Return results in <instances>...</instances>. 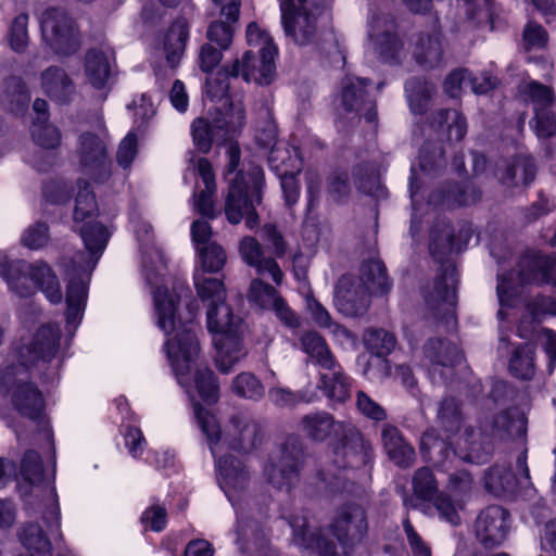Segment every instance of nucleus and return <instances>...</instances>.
<instances>
[{
  "label": "nucleus",
  "instance_id": "nucleus-1",
  "mask_svg": "<svg viewBox=\"0 0 556 556\" xmlns=\"http://www.w3.org/2000/svg\"><path fill=\"white\" fill-rule=\"evenodd\" d=\"M299 429L311 440L323 442L331 435L342 437L333 447V462L317 472L320 489L330 493H354L359 480L369 473L372 451L370 443L351 424L337 421L327 412L304 415Z\"/></svg>",
  "mask_w": 556,
  "mask_h": 556
},
{
  "label": "nucleus",
  "instance_id": "nucleus-2",
  "mask_svg": "<svg viewBox=\"0 0 556 556\" xmlns=\"http://www.w3.org/2000/svg\"><path fill=\"white\" fill-rule=\"evenodd\" d=\"M157 326L166 334L175 332L165 342V350L172 369L189 397L194 401V389L201 400L214 404L219 396V387L214 372L201 367V349L191 325L177 324V295L164 287L153 291Z\"/></svg>",
  "mask_w": 556,
  "mask_h": 556
},
{
  "label": "nucleus",
  "instance_id": "nucleus-3",
  "mask_svg": "<svg viewBox=\"0 0 556 556\" xmlns=\"http://www.w3.org/2000/svg\"><path fill=\"white\" fill-rule=\"evenodd\" d=\"M79 232L90 255L77 252L68 264H64L67 276L65 319L70 334L74 333L84 317L91 274L110 237L108 229L97 222H87Z\"/></svg>",
  "mask_w": 556,
  "mask_h": 556
},
{
  "label": "nucleus",
  "instance_id": "nucleus-4",
  "mask_svg": "<svg viewBox=\"0 0 556 556\" xmlns=\"http://www.w3.org/2000/svg\"><path fill=\"white\" fill-rule=\"evenodd\" d=\"M289 525L293 530L294 543L300 547L315 551L320 556H345L348 548L359 542L367 531L365 511L356 504L340 507L331 523L332 534L342 548L341 554L333 542L311 530L306 516H293Z\"/></svg>",
  "mask_w": 556,
  "mask_h": 556
},
{
  "label": "nucleus",
  "instance_id": "nucleus-5",
  "mask_svg": "<svg viewBox=\"0 0 556 556\" xmlns=\"http://www.w3.org/2000/svg\"><path fill=\"white\" fill-rule=\"evenodd\" d=\"M193 413L198 426L206 437L210 450L214 456L220 452L219 442L229 450L242 454L253 452L262 442V428L249 414L237 413L232 415L222 435L218 421L210 410L203 408L198 402H193Z\"/></svg>",
  "mask_w": 556,
  "mask_h": 556
},
{
  "label": "nucleus",
  "instance_id": "nucleus-6",
  "mask_svg": "<svg viewBox=\"0 0 556 556\" xmlns=\"http://www.w3.org/2000/svg\"><path fill=\"white\" fill-rule=\"evenodd\" d=\"M532 283L556 285V254L545 256L531 253L522 256L517 269L497 274L496 294L500 303L497 316L505 319V307H513L521 298V289Z\"/></svg>",
  "mask_w": 556,
  "mask_h": 556
},
{
  "label": "nucleus",
  "instance_id": "nucleus-7",
  "mask_svg": "<svg viewBox=\"0 0 556 556\" xmlns=\"http://www.w3.org/2000/svg\"><path fill=\"white\" fill-rule=\"evenodd\" d=\"M0 276L20 296L30 295L34 286H37L51 303L59 304L63 299L59 279L46 263L9 261L4 254L0 253Z\"/></svg>",
  "mask_w": 556,
  "mask_h": 556
},
{
  "label": "nucleus",
  "instance_id": "nucleus-8",
  "mask_svg": "<svg viewBox=\"0 0 556 556\" xmlns=\"http://www.w3.org/2000/svg\"><path fill=\"white\" fill-rule=\"evenodd\" d=\"M286 37L299 47L317 43L326 18V0H279Z\"/></svg>",
  "mask_w": 556,
  "mask_h": 556
},
{
  "label": "nucleus",
  "instance_id": "nucleus-9",
  "mask_svg": "<svg viewBox=\"0 0 556 556\" xmlns=\"http://www.w3.org/2000/svg\"><path fill=\"white\" fill-rule=\"evenodd\" d=\"M263 186L264 173L258 165L250 164L247 169L236 174L225 203V214L229 223L239 224L245 218L249 229L258 225L255 204L261 203Z\"/></svg>",
  "mask_w": 556,
  "mask_h": 556
},
{
  "label": "nucleus",
  "instance_id": "nucleus-10",
  "mask_svg": "<svg viewBox=\"0 0 556 556\" xmlns=\"http://www.w3.org/2000/svg\"><path fill=\"white\" fill-rule=\"evenodd\" d=\"M218 481L228 500L232 503L237 514V541L239 548L244 552V543L251 539H260V526L244 514L235 502L238 493L243 492L250 484V472L244 464L232 456H222L217 460Z\"/></svg>",
  "mask_w": 556,
  "mask_h": 556
},
{
  "label": "nucleus",
  "instance_id": "nucleus-11",
  "mask_svg": "<svg viewBox=\"0 0 556 556\" xmlns=\"http://www.w3.org/2000/svg\"><path fill=\"white\" fill-rule=\"evenodd\" d=\"M247 41L252 48H258L260 60L252 50L247 51L242 60L232 64V75L242 76L247 83L255 81L261 85L269 84L275 73V56L277 47L271 37L260 28L256 23L249 24Z\"/></svg>",
  "mask_w": 556,
  "mask_h": 556
},
{
  "label": "nucleus",
  "instance_id": "nucleus-12",
  "mask_svg": "<svg viewBox=\"0 0 556 556\" xmlns=\"http://www.w3.org/2000/svg\"><path fill=\"white\" fill-rule=\"evenodd\" d=\"M61 349V329L56 324L42 325L34 334L29 346L18 351V357L23 362L18 365L26 369L36 368L46 379L53 378L60 367V362L52 364L58 358Z\"/></svg>",
  "mask_w": 556,
  "mask_h": 556
},
{
  "label": "nucleus",
  "instance_id": "nucleus-13",
  "mask_svg": "<svg viewBox=\"0 0 556 556\" xmlns=\"http://www.w3.org/2000/svg\"><path fill=\"white\" fill-rule=\"evenodd\" d=\"M304 446L298 437H289L281 444L278 455L264 467L268 483L278 490L290 491L299 480L304 464Z\"/></svg>",
  "mask_w": 556,
  "mask_h": 556
},
{
  "label": "nucleus",
  "instance_id": "nucleus-14",
  "mask_svg": "<svg viewBox=\"0 0 556 556\" xmlns=\"http://www.w3.org/2000/svg\"><path fill=\"white\" fill-rule=\"evenodd\" d=\"M43 42L56 54L70 55L80 47V36L73 18L61 8H49L39 17Z\"/></svg>",
  "mask_w": 556,
  "mask_h": 556
},
{
  "label": "nucleus",
  "instance_id": "nucleus-15",
  "mask_svg": "<svg viewBox=\"0 0 556 556\" xmlns=\"http://www.w3.org/2000/svg\"><path fill=\"white\" fill-rule=\"evenodd\" d=\"M245 122L244 108L240 100L231 101L223 119L210 124L204 118L195 119L191 125L194 146L202 153L210 151L213 141H225L238 132Z\"/></svg>",
  "mask_w": 556,
  "mask_h": 556
},
{
  "label": "nucleus",
  "instance_id": "nucleus-16",
  "mask_svg": "<svg viewBox=\"0 0 556 556\" xmlns=\"http://www.w3.org/2000/svg\"><path fill=\"white\" fill-rule=\"evenodd\" d=\"M28 370L26 365H11L0 375V384L12 390V403L24 416L36 420L45 409V400L41 392L30 382H27Z\"/></svg>",
  "mask_w": 556,
  "mask_h": 556
},
{
  "label": "nucleus",
  "instance_id": "nucleus-17",
  "mask_svg": "<svg viewBox=\"0 0 556 556\" xmlns=\"http://www.w3.org/2000/svg\"><path fill=\"white\" fill-rule=\"evenodd\" d=\"M108 135L86 131L79 136L76 149L81 170L96 182H104L111 176V160L108 152Z\"/></svg>",
  "mask_w": 556,
  "mask_h": 556
},
{
  "label": "nucleus",
  "instance_id": "nucleus-18",
  "mask_svg": "<svg viewBox=\"0 0 556 556\" xmlns=\"http://www.w3.org/2000/svg\"><path fill=\"white\" fill-rule=\"evenodd\" d=\"M478 435L479 434H477L472 428L468 427L455 441V444L459 446L462 445V441L464 442L465 447L469 451V454L465 457L469 459H472L475 457L473 454L479 450L476 440ZM452 438L453 435L447 434L446 439H442L434 429L426 430L420 439V453L424 459L435 466H443L451 456L456 454L452 448V444H454Z\"/></svg>",
  "mask_w": 556,
  "mask_h": 556
},
{
  "label": "nucleus",
  "instance_id": "nucleus-19",
  "mask_svg": "<svg viewBox=\"0 0 556 556\" xmlns=\"http://www.w3.org/2000/svg\"><path fill=\"white\" fill-rule=\"evenodd\" d=\"M456 269L447 265L441 277L433 281L431 290L425 292V301L433 311L435 317H440L447 325L455 324L454 309L456 305Z\"/></svg>",
  "mask_w": 556,
  "mask_h": 556
},
{
  "label": "nucleus",
  "instance_id": "nucleus-20",
  "mask_svg": "<svg viewBox=\"0 0 556 556\" xmlns=\"http://www.w3.org/2000/svg\"><path fill=\"white\" fill-rule=\"evenodd\" d=\"M367 80L359 77L348 76L342 81V104L351 118L364 117L368 123L377 117L376 103L367 91Z\"/></svg>",
  "mask_w": 556,
  "mask_h": 556
},
{
  "label": "nucleus",
  "instance_id": "nucleus-21",
  "mask_svg": "<svg viewBox=\"0 0 556 556\" xmlns=\"http://www.w3.org/2000/svg\"><path fill=\"white\" fill-rule=\"evenodd\" d=\"M368 37L375 50L384 61H393L402 49L396 34V24L392 16L375 13L368 22Z\"/></svg>",
  "mask_w": 556,
  "mask_h": 556
},
{
  "label": "nucleus",
  "instance_id": "nucleus-22",
  "mask_svg": "<svg viewBox=\"0 0 556 556\" xmlns=\"http://www.w3.org/2000/svg\"><path fill=\"white\" fill-rule=\"evenodd\" d=\"M475 529L477 539L485 547L500 545L509 531V513L497 505L489 506L478 516Z\"/></svg>",
  "mask_w": 556,
  "mask_h": 556
},
{
  "label": "nucleus",
  "instance_id": "nucleus-23",
  "mask_svg": "<svg viewBox=\"0 0 556 556\" xmlns=\"http://www.w3.org/2000/svg\"><path fill=\"white\" fill-rule=\"evenodd\" d=\"M371 294L353 277L342 276L337 285L334 303L341 314L348 317H361L369 308Z\"/></svg>",
  "mask_w": 556,
  "mask_h": 556
},
{
  "label": "nucleus",
  "instance_id": "nucleus-24",
  "mask_svg": "<svg viewBox=\"0 0 556 556\" xmlns=\"http://www.w3.org/2000/svg\"><path fill=\"white\" fill-rule=\"evenodd\" d=\"M425 357L431 363L430 375L443 382L453 374V367L463 359L457 346L442 339H430L424 346Z\"/></svg>",
  "mask_w": 556,
  "mask_h": 556
},
{
  "label": "nucleus",
  "instance_id": "nucleus-25",
  "mask_svg": "<svg viewBox=\"0 0 556 556\" xmlns=\"http://www.w3.org/2000/svg\"><path fill=\"white\" fill-rule=\"evenodd\" d=\"M135 231L140 242L146 279L148 283L154 285L157 281V276L166 266L164 255L161 250L153 245L152 229L148 223H139Z\"/></svg>",
  "mask_w": 556,
  "mask_h": 556
},
{
  "label": "nucleus",
  "instance_id": "nucleus-26",
  "mask_svg": "<svg viewBox=\"0 0 556 556\" xmlns=\"http://www.w3.org/2000/svg\"><path fill=\"white\" fill-rule=\"evenodd\" d=\"M195 168L202 179L204 189L193 193V208L203 217L214 219L217 216L214 208L216 182L212 165L206 159L200 157L197 162Z\"/></svg>",
  "mask_w": 556,
  "mask_h": 556
},
{
  "label": "nucleus",
  "instance_id": "nucleus-27",
  "mask_svg": "<svg viewBox=\"0 0 556 556\" xmlns=\"http://www.w3.org/2000/svg\"><path fill=\"white\" fill-rule=\"evenodd\" d=\"M240 254L243 261L253 266L258 275L268 274L279 285L282 280V271L276 261L271 257H264L261 244L252 237H244L240 241Z\"/></svg>",
  "mask_w": 556,
  "mask_h": 556
},
{
  "label": "nucleus",
  "instance_id": "nucleus-28",
  "mask_svg": "<svg viewBox=\"0 0 556 556\" xmlns=\"http://www.w3.org/2000/svg\"><path fill=\"white\" fill-rule=\"evenodd\" d=\"M413 55L425 68L439 66L443 59L441 35L437 30L419 33L413 43Z\"/></svg>",
  "mask_w": 556,
  "mask_h": 556
},
{
  "label": "nucleus",
  "instance_id": "nucleus-29",
  "mask_svg": "<svg viewBox=\"0 0 556 556\" xmlns=\"http://www.w3.org/2000/svg\"><path fill=\"white\" fill-rule=\"evenodd\" d=\"M207 329L215 337L232 336L241 333L242 319L232 313L230 306L224 301L208 305Z\"/></svg>",
  "mask_w": 556,
  "mask_h": 556
},
{
  "label": "nucleus",
  "instance_id": "nucleus-30",
  "mask_svg": "<svg viewBox=\"0 0 556 556\" xmlns=\"http://www.w3.org/2000/svg\"><path fill=\"white\" fill-rule=\"evenodd\" d=\"M383 448L389 458L400 467H408L415 460L414 447L404 439L401 431L390 424L381 431Z\"/></svg>",
  "mask_w": 556,
  "mask_h": 556
},
{
  "label": "nucleus",
  "instance_id": "nucleus-31",
  "mask_svg": "<svg viewBox=\"0 0 556 556\" xmlns=\"http://www.w3.org/2000/svg\"><path fill=\"white\" fill-rule=\"evenodd\" d=\"M352 379L344 372L342 366L336 359L333 365L325 367L319 372L318 387L331 400L344 402L351 394Z\"/></svg>",
  "mask_w": 556,
  "mask_h": 556
},
{
  "label": "nucleus",
  "instance_id": "nucleus-32",
  "mask_svg": "<svg viewBox=\"0 0 556 556\" xmlns=\"http://www.w3.org/2000/svg\"><path fill=\"white\" fill-rule=\"evenodd\" d=\"M214 344L216 348L215 365L223 374H229L247 354L241 333L215 337Z\"/></svg>",
  "mask_w": 556,
  "mask_h": 556
},
{
  "label": "nucleus",
  "instance_id": "nucleus-33",
  "mask_svg": "<svg viewBox=\"0 0 556 556\" xmlns=\"http://www.w3.org/2000/svg\"><path fill=\"white\" fill-rule=\"evenodd\" d=\"M111 58H113V50L109 47L93 48L87 52L85 60V73L88 83L92 87L97 89L105 87L111 74Z\"/></svg>",
  "mask_w": 556,
  "mask_h": 556
},
{
  "label": "nucleus",
  "instance_id": "nucleus-34",
  "mask_svg": "<svg viewBox=\"0 0 556 556\" xmlns=\"http://www.w3.org/2000/svg\"><path fill=\"white\" fill-rule=\"evenodd\" d=\"M527 419L519 408H510L496 415L491 426L484 429L492 437L500 439L518 438L526 433Z\"/></svg>",
  "mask_w": 556,
  "mask_h": 556
},
{
  "label": "nucleus",
  "instance_id": "nucleus-35",
  "mask_svg": "<svg viewBox=\"0 0 556 556\" xmlns=\"http://www.w3.org/2000/svg\"><path fill=\"white\" fill-rule=\"evenodd\" d=\"M268 164L277 176L300 174L302 170V156L298 147L281 142L275 144L270 150Z\"/></svg>",
  "mask_w": 556,
  "mask_h": 556
},
{
  "label": "nucleus",
  "instance_id": "nucleus-36",
  "mask_svg": "<svg viewBox=\"0 0 556 556\" xmlns=\"http://www.w3.org/2000/svg\"><path fill=\"white\" fill-rule=\"evenodd\" d=\"M41 87L52 100L60 103L68 101L75 90L72 79L58 66H50L42 72Z\"/></svg>",
  "mask_w": 556,
  "mask_h": 556
},
{
  "label": "nucleus",
  "instance_id": "nucleus-37",
  "mask_svg": "<svg viewBox=\"0 0 556 556\" xmlns=\"http://www.w3.org/2000/svg\"><path fill=\"white\" fill-rule=\"evenodd\" d=\"M355 280L372 294H384L391 288L386 267L377 258L365 261L361 266L359 278Z\"/></svg>",
  "mask_w": 556,
  "mask_h": 556
},
{
  "label": "nucleus",
  "instance_id": "nucleus-38",
  "mask_svg": "<svg viewBox=\"0 0 556 556\" xmlns=\"http://www.w3.org/2000/svg\"><path fill=\"white\" fill-rule=\"evenodd\" d=\"M188 37V24L184 18L175 21L165 34L163 50L170 67H176L180 62Z\"/></svg>",
  "mask_w": 556,
  "mask_h": 556
},
{
  "label": "nucleus",
  "instance_id": "nucleus-39",
  "mask_svg": "<svg viewBox=\"0 0 556 556\" xmlns=\"http://www.w3.org/2000/svg\"><path fill=\"white\" fill-rule=\"evenodd\" d=\"M496 176L507 187L528 185L535 176L534 161L526 155L516 156L510 163L506 164L505 172H497Z\"/></svg>",
  "mask_w": 556,
  "mask_h": 556
},
{
  "label": "nucleus",
  "instance_id": "nucleus-40",
  "mask_svg": "<svg viewBox=\"0 0 556 556\" xmlns=\"http://www.w3.org/2000/svg\"><path fill=\"white\" fill-rule=\"evenodd\" d=\"M302 350L308 355L312 362L323 370L333 365L336 357L328 348L325 339L316 331H306L300 338Z\"/></svg>",
  "mask_w": 556,
  "mask_h": 556
},
{
  "label": "nucleus",
  "instance_id": "nucleus-41",
  "mask_svg": "<svg viewBox=\"0 0 556 556\" xmlns=\"http://www.w3.org/2000/svg\"><path fill=\"white\" fill-rule=\"evenodd\" d=\"M30 100L25 84L18 77H11L4 84V91L1 96V105L4 110L14 113H24Z\"/></svg>",
  "mask_w": 556,
  "mask_h": 556
},
{
  "label": "nucleus",
  "instance_id": "nucleus-42",
  "mask_svg": "<svg viewBox=\"0 0 556 556\" xmlns=\"http://www.w3.org/2000/svg\"><path fill=\"white\" fill-rule=\"evenodd\" d=\"M519 479L505 465H495L484 476L485 489L495 496L513 493L516 490Z\"/></svg>",
  "mask_w": 556,
  "mask_h": 556
},
{
  "label": "nucleus",
  "instance_id": "nucleus-43",
  "mask_svg": "<svg viewBox=\"0 0 556 556\" xmlns=\"http://www.w3.org/2000/svg\"><path fill=\"white\" fill-rule=\"evenodd\" d=\"M480 199V191L472 186L460 188L458 186L448 187L447 191L435 192L430 197V203L434 205H469Z\"/></svg>",
  "mask_w": 556,
  "mask_h": 556
},
{
  "label": "nucleus",
  "instance_id": "nucleus-44",
  "mask_svg": "<svg viewBox=\"0 0 556 556\" xmlns=\"http://www.w3.org/2000/svg\"><path fill=\"white\" fill-rule=\"evenodd\" d=\"M454 235L452 226L445 222H438L431 231L430 251L438 262L454 251Z\"/></svg>",
  "mask_w": 556,
  "mask_h": 556
},
{
  "label": "nucleus",
  "instance_id": "nucleus-45",
  "mask_svg": "<svg viewBox=\"0 0 556 556\" xmlns=\"http://www.w3.org/2000/svg\"><path fill=\"white\" fill-rule=\"evenodd\" d=\"M438 129L445 130L450 140L459 141L467 132L464 116L456 110H440L433 116Z\"/></svg>",
  "mask_w": 556,
  "mask_h": 556
},
{
  "label": "nucleus",
  "instance_id": "nucleus-46",
  "mask_svg": "<svg viewBox=\"0 0 556 556\" xmlns=\"http://www.w3.org/2000/svg\"><path fill=\"white\" fill-rule=\"evenodd\" d=\"M434 85L420 79L412 78L405 84V91L409 102L410 110L415 114H421L426 111L427 104L434 92Z\"/></svg>",
  "mask_w": 556,
  "mask_h": 556
},
{
  "label": "nucleus",
  "instance_id": "nucleus-47",
  "mask_svg": "<svg viewBox=\"0 0 556 556\" xmlns=\"http://www.w3.org/2000/svg\"><path fill=\"white\" fill-rule=\"evenodd\" d=\"M20 540L31 556H51L50 541L37 523L26 525L20 533Z\"/></svg>",
  "mask_w": 556,
  "mask_h": 556
},
{
  "label": "nucleus",
  "instance_id": "nucleus-48",
  "mask_svg": "<svg viewBox=\"0 0 556 556\" xmlns=\"http://www.w3.org/2000/svg\"><path fill=\"white\" fill-rule=\"evenodd\" d=\"M438 422L450 435H457L463 425V415L458 402L453 397L444 399L438 409Z\"/></svg>",
  "mask_w": 556,
  "mask_h": 556
},
{
  "label": "nucleus",
  "instance_id": "nucleus-49",
  "mask_svg": "<svg viewBox=\"0 0 556 556\" xmlns=\"http://www.w3.org/2000/svg\"><path fill=\"white\" fill-rule=\"evenodd\" d=\"M534 349L530 343L516 348L509 359L510 372L520 379L528 380L534 375Z\"/></svg>",
  "mask_w": 556,
  "mask_h": 556
},
{
  "label": "nucleus",
  "instance_id": "nucleus-50",
  "mask_svg": "<svg viewBox=\"0 0 556 556\" xmlns=\"http://www.w3.org/2000/svg\"><path fill=\"white\" fill-rule=\"evenodd\" d=\"M412 483L416 500L431 502L440 493L438 481L432 470L428 467L416 470Z\"/></svg>",
  "mask_w": 556,
  "mask_h": 556
},
{
  "label": "nucleus",
  "instance_id": "nucleus-51",
  "mask_svg": "<svg viewBox=\"0 0 556 556\" xmlns=\"http://www.w3.org/2000/svg\"><path fill=\"white\" fill-rule=\"evenodd\" d=\"M30 135L36 144L47 150L55 149L61 143L60 130L45 118L36 117L33 121Z\"/></svg>",
  "mask_w": 556,
  "mask_h": 556
},
{
  "label": "nucleus",
  "instance_id": "nucleus-52",
  "mask_svg": "<svg viewBox=\"0 0 556 556\" xmlns=\"http://www.w3.org/2000/svg\"><path fill=\"white\" fill-rule=\"evenodd\" d=\"M365 348L377 356L390 354L395 345L396 339L393 333L383 329H368L363 336Z\"/></svg>",
  "mask_w": 556,
  "mask_h": 556
},
{
  "label": "nucleus",
  "instance_id": "nucleus-53",
  "mask_svg": "<svg viewBox=\"0 0 556 556\" xmlns=\"http://www.w3.org/2000/svg\"><path fill=\"white\" fill-rule=\"evenodd\" d=\"M231 389L236 395L254 401L262 399L265 393L261 380L251 372H241L236 376Z\"/></svg>",
  "mask_w": 556,
  "mask_h": 556
},
{
  "label": "nucleus",
  "instance_id": "nucleus-54",
  "mask_svg": "<svg viewBox=\"0 0 556 556\" xmlns=\"http://www.w3.org/2000/svg\"><path fill=\"white\" fill-rule=\"evenodd\" d=\"M194 283L198 295L203 302H207V306L226 300V290L220 279L195 275Z\"/></svg>",
  "mask_w": 556,
  "mask_h": 556
},
{
  "label": "nucleus",
  "instance_id": "nucleus-55",
  "mask_svg": "<svg viewBox=\"0 0 556 556\" xmlns=\"http://www.w3.org/2000/svg\"><path fill=\"white\" fill-rule=\"evenodd\" d=\"M445 166L444 150L441 143L426 142L420 149L419 167L430 175Z\"/></svg>",
  "mask_w": 556,
  "mask_h": 556
},
{
  "label": "nucleus",
  "instance_id": "nucleus-56",
  "mask_svg": "<svg viewBox=\"0 0 556 556\" xmlns=\"http://www.w3.org/2000/svg\"><path fill=\"white\" fill-rule=\"evenodd\" d=\"M28 14L20 13L11 22L8 33V41L11 49L17 53H22L28 46Z\"/></svg>",
  "mask_w": 556,
  "mask_h": 556
},
{
  "label": "nucleus",
  "instance_id": "nucleus-57",
  "mask_svg": "<svg viewBox=\"0 0 556 556\" xmlns=\"http://www.w3.org/2000/svg\"><path fill=\"white\" fill-rule=\"evenodd\" d=\"M525 92L532 101L534 111H539V106L542 110L556 108L553 90L545 85L532 80L526 85Z\"/></svg>",
  "mask_w": 556,
  "mask_h": 556
},
{
  "label": "nucleus",
  "instance_id": "nucleus-58",
  "mask_svg": "<svg viewBox=\"0 0 556 556\" xmlns=\"http://www.w3.org/2000/svg\"><path fill=\"white\" fill-rule=\"evenodd\" d=\"M276 289L260 279H254L250 286L249 300L262 308H270L279 300Z\"/></svg>",
  "mask_w": 556,
  "mask_h": 556
},
{
  "label": "nucleus",
  "instance_id": "nucleus-59",
  "mask_svg": "<svg viewBox=\"0 0 556 556\" xmlns=\"http://www.w3.org/2000/svg\"><path fill=\"white\" fill-rule=\"evenodd\" d=\"M21 471L26 481L36 485L43 479V467L40 455L33 450L24 454L21 464Z\"/></svg>",
  "mask_w": 556,
  "mask_h": 556
},
{
  "label": "nucleus",
  "instance_id": "nucleus-60",
  "mask_svg": "<svg viewBox=\"0 0 556 556\" xmlns=\"http://www.w3.org/2000/svg\"><path fill=\"white\" fill-rule=\"evenodd\" d=\"M197 251L200 254L202 267L205 271L215 273L225 265L226 253L218 244L211 243Z\"/></svg>",
  "mask_w": 556,
  "mask_h": 556
},
{
  "label": "nucleus",
  "instance_id": "nucleus-61",
  "mask_svg": "<svg viewBox=\"0 0 556 556\" xmlns=\"http://www.w3.org/2000/svg\"><path fill=\"white\" fill-rule=\"evenodd\" d=\"M87 182H79V191L76 197L75 208H74V220L75 223L83 222L85 218L90 216L96 207L97 203L94 195L89 191Z\"/></svg>",
  "mask_w": 556,
  "mask_h": 556
},
{
  "label": "nucleus",
  "instance_id": "nucleus-62",
  "mask_svg": "<svg viewBox=\"0 0 556 556\" xmlns=\"http://www.w3.org/2000/svg\"><path fill=\"white\" fill-rule=\"evenodd\" d=\"M269 401L278 406V407H294L296 404L301 402L309 403L313 401L312 397H306L305 394L301 392H292L287 388H271L268 391Z\"/></svg>",
  "mask_w": 556,
  "mask_h": 556
},
{
  "label": "nucleus",
  "instance_id": "nucleus-63",
  "mask_svg": "<svg viewBox=\"0 0 556 556\" xmlns=\"http://www.w3.org/2000/svg\"><path fill=\"white\" fill-rule=\"evenodd\" d=\"M356 408L363 416L375 421H382L388 417L386 409L364 391L356 393Z\"/></svg>",
  "mask_w": 556,
  "mask_h": 556
},
{
  "label": "nucleus",
  "instance_id": "nucleus-64",
  "mask_svg": "<svg viewBox=\"0 0 556 556\" xmlns=\"http://www.w3.org/2000/svg\"><path fill=\"white\" fill-rule=\"evenodd\" d=\"M547 38V33L540 24L529 22L523 29L522 45L527 51L542 49Z\"/></svg>",
  "mask_w": 556,
  "mask_h": 556
}]
</instances>
